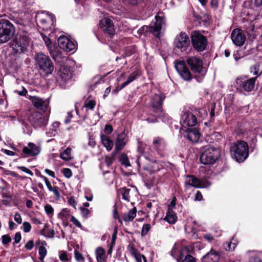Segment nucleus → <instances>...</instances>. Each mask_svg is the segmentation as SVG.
<instances>
[{
	"label": "nucleus",
	"instance_id": "obj_1",
	"mask_svg": "<svg viewBox=\"0 0 262 262\" xmlns=\"http://www.w3.org/2000/svg\"><path fill=\"white\" fill-rule=\"evenodd\" d=\"M248 145L246 142L238 140L231 146L230 151L233 158L236 161L242 162L248 157Z\"/></svg>",
	"mask_w": 262,
	"mask_h": 262
},
{
	"label": "nucleus",
	"instance_id": "obj_2",
	"mask_svg": "<svg viewBox=\"0 0 262 262\" xmlns=\"http://www.w3.org/2000/svg\"><path fill=\"white\" fill-rule=\"evenodd\" d=\"M13 25L8 20H0V43H4L11 39L15 33Z\"/></svg>",
	"mask_w": 262,
	"mask_h": 262
},
{
	"label": "nucleus",
	"instance_id": "obj_3",
	"mask_svg": "<svg viewBox=\"0 0 262 262\" xmlns=\"http://www.w3.org/2000/svg\"><path fill=\"white\" fill-rule=\"evenodd\" d=\"M36 64L47 74H51L54 66L49 57L41 52L37 53L34 56Z\"/></svg>",
	"mask_w": 262,
	"mask_h": 262
},
{
	"label": "nucleus",
	"instance_id": "obj_4",
	"mask_svg": "<svg viewBox=\"0 0 262 262\" xmlns=\"http://www.w3.org/2000/svg\"><path fill=\"white\" fill-rule=\"evenodd\" d=\"M220 157V150L214 147L207 146L204 148V150L200 156L201 163L205 165L214 163Z\"/></svg>",
	"mask_w": 262,
	"mask_h": 262
},
{
	"label": "nucleus",
	"instance_id": "obj_5",
	"mask_svg": "<svg viewBox=\"0 0 262 262\" xmlns=\"http://www.w3.org/2000/svg\"><path fill=\"white\" fill-rule=\"evenodd\" d=\"M29 45V40L26 36H17L11 42V47L15 54L24 53L27 51Z\"/></svg>",
	"mask_w": 262,
	"mask_h": 262
},
{
	"label": "nucleus",
	"instance_id": "obj_6",
	"mask_svg": "<svg viewBox=\"0 0 262 262\" xmlns=\"http://www.w3.org/2000/svg\"><path fill=\"white\" fill-rule=\"evenodd\" d=\"M156 21L151 26H144L143 29L152 33L155 36L159 37L162 29L165 28V20L162 13H159L155 16Z\"/></svg>",
	"mask_w": 262,
	"mask_h": 262
},
{
	"label": "nucleus",
	"instance_id": "obj_7",
	"mask_svg": "<svg viewBox=\"0 0 262 262\" xmlns=\"http://www.w3.org/2000/svg\"><path fill=\"white\" fill-rule=\"evenodd\" d=\"M256 77L247 79L245 77L237 78L235 81V87L239 91L251 92L255 86Z\"/></svg>",
	"mask_w": 262,
	"mask_h": 262
},
{
	"label": "nucleus",
	"instance_id": "obj_8",
	"mask_svg": "<svg viewBox=\"0 0 262 262\" xmlns=\"http://www.w3.org/2000/svg\"><path fill=\"white\" fill-rule=\"evenodd\" d=\"M191 40L194 48L198 51H203L205 49L207 40L200 32H193L191 34Z\"/></svg>",
	"mask_w": 262,
	"mask_h": 262
},
{
	"label": "nucleus",
	"instance_id": "obj_9",
	"mask_svg": "<svg viewBox=\"0 0 262 262\" xmlns=\"http://www.w3.org/2000/svg\"><path fill=\"white\" fill-rule=\"evenodd\" d=\"M190 44L189 36L185 32H181L175 38L174 46L182 51H185Z\"/></svg>",
	"mask_w": 262,
	"mask_h": 262
},
{
	"label": "nucleus",
	"instance_id": "obj_10",
	"mask_svg": "<svg viewBox=\"0 0 262 262\" xmlns=\"http://www.w3.org/2000/svg\"><path fill=\"white\" fill-rule=\"evenodd\" d=\"M29 120L35 127L46 125L48 121V117L38 112H33L29 117Z\"/></svg>",
	"mask_w": 262,
	"mask_h": 262
},
{
	"label": "nucleus",
	"instance_id": "obj_11",
	"mask_svg": "<svg viewBox=\"0 0 262 262\" xmlns=\"http://www.w3.org/2000/svg\"><path fill=\"white\" fill-rule=\"evenodd\" d=\"M175 68L184 80L189 81L191 79V74L184 61H180L177 62L175 64Z\"/></svg>",
	"mask_w": 262,
	"mask_h": 262
},
{
	"label": "nucleus",
	"instance_id": "obj_12",
	"mask_svg": "<svg viewBox=\"0 0 262 262\" xmlns=\"http://www.w3.org/2000/svg\"><path fill=\"white\" fill-rule=\"evenodd\" d=\"M186 61L193 72L200 73L202 71L203 62L200 58L195 56L188 57Z\"/></svg>",
	"mask_w": 262,
	"mask_h": 262
},
{
	"label": "nucleus",
	"instance_id": "obj_13",
	"mask_svg": "<svg viewBox=\"0 0 262 262\" xmlns=\"http://www.w3.org/2000/svg\"><path fill=\"white\" fill-rule=\"evenodd\" d=\"M162 102L163 99L162 97L159 95L156 94L151 98V103L155 112V116H156L157 117H160L162 113Z\"/></svg>",
	"mask_w": 262,
	"mask_h": 262
},
{
	"label": "nucleus",
	"instance_id": "obj_14",
	"mask_svg": "<svg viewBox=\"0 0 262 262\" xmlns=\"http://www.w3.org/2000/svg\"><path fill=\"white\" fill-rule=\"evenodd\" d=\"M231 39L237 46H242L245 43L246 37L243 31L240 29H235L231 33Z\"/></svg>",
	"mask_w": 262,
	"mask_h": 262
},
{
	"label": "nucleus",
	"instance_id": "obj_15",
	"mask_svg": "<svg viewBox=\"0 0 262 262\" xmlns=\"http://www.w3.org/2000/svg\"><path fill=\"white\" fill-rule=\"evenodd\" d=\"M58 43L59 47L66 52L73 51L76 48L74 43L64 36L59 37Z\"/></svg>",
	"mask_w": 262,
	"mask_h": 262
},
{
	"label": "nucleus",
	"instance_id": "obj_16",
	"mask_svg": "<svg viewBox=\"0 0 262 262\" xmlns=\"http://www.w3.org/2000/svg\"><path fill=\"white\" fill-rule=\"evenodd\" d=\"M181 123L184 127H191L196 124L197 119L195 116L192 113H185L182 116Z\"/></svg>",
	"mask_w": 262,
	"mask_h": 262
},
{
	"label": "nucleus",
	"instance_id": "obj_17",
	"mask_svg": "<svg viewBox=\"0 0 262 262\" xmlns=\"http://www.w3.org/2000/svg\"><path fill=\"white\" fill-rule=\"evenodd\" d=\"M99 26L103 31L111 37L114 35L115 29L112 21L108 18H104L99 22Z\"/></svg>",
	"mask_w": 262,
	"mask_h": 262
},
{
	"label": "nucleus",
	"instance_id": "obj_18",
	"mask_svg": "<svg viewBox=\"0 0 262 262\" xmlns=\"http://www.w3.org/2000/svg\"><path fill=\"white\" fill-rule=\"evenodd\" d=\"M40 151V147L31 142H29L27 146L23 148V152L28 157L37 156L39 154Z\"/></svg>",
	"mask_w": 262,
	"mask_h": 262
},
{
	"label": "nucleus",
	"instance_id": "obj_19",
	"mask_svg": "<svg viewBox=\"0 0 262 262\" xmlns=\"http://www.w3.org/2000/svg\"><path fill=\"white\" fill-rule=\"evenodd\" d=\"M128 142V138L124 132L119 134L115 141V150L117 151L122 150Z\"/></svg>",
	"mask_w": 262,
	"mask_h": 262
},
{
	"label": "nucleus",
	"instance_id": "obj_20",
	"mask_svg": "<svg viewBox=\"0 0 262 262\" xmlns=\"http://www.w3.org/2000/svg\"><path fill=\"white\" fill-rule=\"evenodd\" d=\"M185 184L189 186H192L195 188H203L205 185L203 181H201L192 176H187L185 180Z\"/></svg>",
	"mask_w": 262,
	"mask_h": 262
},
{
	"label": "nucleus",
	"instance_id": "obj_21",
	"mask_svg": "<svg viewBox=\"0 0 262 262\" xmlns=\"http://www.w3.org/2000/svg\"><path fill=\"white\" fill-rule=\"evenodd\" d=\"M185 136L192 142H197L200 138V133L196 128H188L186 130Z\"/></svg>",
	"mask_w": 262,
	"mask_h": 262
},
{
	"label": "nucleus",
	"instance_id": "obj_22",
	"mask_svg": "<svg viewBox=\"0 0 262 262\" xmlns=\"http://www.w3.org/2000/svg\"><path fill=\"white\" fill-rule=\"evenodd\" d=\"M220 259L219 253L213 250H211L202 259L203 262H218Z\"/></svg>",
	"mask_w": 262,
	"mask_h": 262
},
{
	"label": "nucleus",
	"instance_id": "obj_23",
	"mask_svg": "<svg viewBox=\"0 0 262 262\" xmlns=\"http://www.w3.org/2000/svg\"><path fill=\"white\" fill-rule=\"evenodd\" d=\"M166 146L165 140L161 137H158L154 139L152 142V147L158 152L164 149Z\"/></svg>",
	"mask_w": 262,
	"mask_h": 262
},
{
	"label": "nucleus",
	"instance_id": "obj_24",
	"mask_svg": "<svg viewBox=\"0 0 262 262\" xmlns=\"http://www.w3.org/2000/svg\"><path fill=\"white\" fill-rule=\"evenodd\" d=\"M30 100H31L34 106L38 109L44 111L47 108L48 102L36 96L30 97Z\"/></svg>",
	"mask_w": 262,
	"mask_h": 262
},
{
	"label": "nucleus",
	"instance_id": "obj_25",
	"mask_svg": "<svg viewBox=\"0 0 262 262\" xmlns=\"http://www.w3.org/2000/svg\"><path fill=\"white\" fill-rule=\"evenodd\" d=\"M178 220L177 214L170 208V206H169L168 209L166 213L164 220L168 222L170 224H174Z\"/></svg>",
	"mask_w": 262,
	"mask_h": 262
},
{
	"label": "nucleus",
	"instance_id": "obj_26",
	"mask_svg": "<svg viewBox=\"0 0 262 262\" xmlns=\"http://www.w3.org/2000/svg\"><path fill=\"white\" fill-rule=\"evenodd\" d=\"M59 76L64 81H67L72 77V73L68 68L64 67L59 71Z\"/></svg>",
	"mask_w": 262,
	"mask_h": 262
},
{
	"label": "nucleus",
	"instance_id": "obj_27",
	"mask_svg": "<svg viewBox=\"0 0 262 262\" xmlns=\"http://www.w3.org/2000/svg\"><path fill=\"white\" fill-rule=\"evenodd\" d=\"M137 210L136 208L130 209L127 213L123 215V218L125 222H129L132 221L136 216Z\"/></svg>",
	"mask_w": 262,
	"mask_h": 262
},
{
	"label": "nucleus",
	"instance_id": "obj_28",
	"mask_svg": "<svg viewBox=\"0 0 262 262\" xmlns=\"http://www.w3.org/2000/svg\"><path fill=\"white\" fill-rule=\"evenodd\" d=\"M101 142L107 150H111L113 147V142L105 135L101 136Z\"/></svg>",
	"mask_w": 262,
	"mask_h": 262
},
{
	"label": "nucleus",
	"instance_id": "obj_29",
	"mask_svg": "<svg viewBox=\"0 0 262 262\" xmlns=\"http://www.w3.org/2000/svg\"><path fill=\"white\" fill-rule=\"evenodd\" d=\"M96 258L98 262H106L105 251L101 248H97L96 250Z\"/></svg>",
	"mask_w": 262,
	"mask_h": 262
},
{
	"label": "nucleus",
	"instance_id": "obj_30",
	"mask_svg": "<svg viewBox=\"0 0 262 262\" xmlns=\"http://www.w3.org/2000/svg\"><path fill=\"white\" fill-rule=\"evenodd\" d=\"M58 217L63 222H67L71 217L70 210L67 208L62 209L58 215Z\"/></svg>",
	"mask_w": 262,
	"mask_h": 262
},
{
	"label": "nucleus",
	"instance_id": "obj_31",
	"mask_svg": "<svg viewBox=\"0 0 262 262\" xmlns=\"http://www.w3.org/2000/svg\"><path fill=\"white\" fill-rule=\"evenodd\" d=\"M60 157L64 161H69L72 159L71 148H67L60 154Z\"/></svg>",
	"mask_w": 262,
	"mask_h": 262
},
{
	"label": "nucleus",
	"instance_id": "obj_32",
	"mask_svg": "<svg viewBox=\"0 0 262 262\" xmlns=\"http://www.w3.org/2000/svg\"><path fill=\"white\" fill-rule=\"evenodd\" d=\"M120 193L122 195V198L123 200L126 201L127 202L130 201V195L129 192L130 191V189H127L125 187L121 188L119 189Z\"/></svg>",
	"mask_w": 262,
	"mask_h": 262
},
{
	"label": "nucleus",
	"instance_id": "obj_33",
	"mask_svg": "<svg viewBox=\"0 0 262 262\" xmlns=\"http://www.w3.org/2000/svg\"><path fill=\"white\" fill-rule=\"evenodd\" d=\"M138 76H139V75L136 72H134L133 73L130 74L129 76L128 77L127 80L122 84L121 89L125 88L126 85L129 84L134 80H135L137 78Z\"/></svg>",
	"mask_w": 262,
	"mask_h": 262
},
{
	"label": "nucleus",
	"instance_id": "obj_34",
	"mask_svg": "<svg viewBox=\"0 0 262 262\" xmlns=\"http://www.w3.org/2000/svg\"><path fill=\"white\" fill-rule=\"evenodd\" d=\"M38 253L39 255V259L41 261V262H43V259L46 257L47 251L45 246H40L39 247Z\"/></svg>",
	"mask_w": 262,
	"mask_h": 262
},
{
	"label": "nucleus",
	"instance_id": "obj_35",
	"mask_svg": "<svg viewBox=\"0 0 262 262\" xmlns=\"http://www.w3.org/2000/svg\"><path fill=\"white\" fill-rule=\"evenodd\" d=\"M59 257L60 260L63 261H69L70 258L67 252L63 251L59 252Z\"/></svg>",
	"mask_w": 262,
	"mask_h": 262
},
{
	"label": "nucleus",
	"instance_id": "obj_36",
	"mask_svg": "<svg viewBox=\"0 0 262 262\" xmlns=\"http://www.w3.org/2000/svg\"><path fill=\"white\" fill-rule=\"evenodd\" d=\"M45 210L46 213L49 216H52L54 213V209L50 204H47L45 206Z\"/></svg>",
	"mask_w": 262,
	"mask_h": 262
},
{
	"label": "nucleus",
	"instance_id": "obj_37",
	"mask_svg": "<svg viewBox=\"0 0 262 262\" xmlns=\"http://www.w3.org/2000/svg\"><path fill=\"white\" fill-rule=\"evenodd\" d=\"M150 228L151 226L150 224H146L144 225L142 229L141 235L142 236L146 235L149 231V230L150 229Z\"/></svg>",
	"mask_w": 262,
	"mask_h": 262
},
{
	"label": "nucleus",
	"instance_id": "obj_38",
	"mask_svg": "<svg viewBox=\"0 0 262 262\" xmlns=\"http://www.w3.org/2000/svg\"><path fill=\"white\" fill-rule=\"evenodd\" d=\"M75 257L77 261L79 262H84L85 259L82 255L78 251L74 252Z\"/></svg>",
	"mask_w": 262,
	"mask_h": 262
},
{
	"label": "nucleus",
	"instance_id": "obj_39",
	"mask_svg": "<svg viewBox=\"0 0 262 262\" xmlns=\"http://www.w3.org/2000/svg\"><path fill=\"white\" fill-rule=\"evenodd\" d=\"M143 0H123L124 4L129 5H136L141 3Z\"/></svg>",
	"mask_w": 262,
	"mask_h": 262
},
{
	"label": "nucleus",
	"instance_id": "obj_40",
	"mask_svg": "<svg viewBox=\"0 0 262 262\" xmlns=\"http://www.w3.org/2000/svg\"><path fill=\"white\" fill-rule=\"evenodd\" d=\"M42 37L46 46H47L48 48L49 49V50L50 51V53H51V51L52 42L51 41V39L49 38H48L47 36L43 35H42Z\"/></svg>",
	"mask_w": 262,
	"mask_h": 262
},
{
	"label": "nucleus",
	"instance_id": "obj_41",
	"mask_svg": "<svg viewBox=\"0 0 262 262\" xmlns=\"http://www.w3.org/2000/svg\"><path fill=\"white\" fill-rule=\"evenodd\" d=\"M22 229L25 232L28 233L30 231L31 226L29 222H25L23 224Z\"/></svg>",
	"mask_w": 262,
	"mask_h": 262
},
{
	"label": "nucleus",
	"instance_id": "obj_42",
	"mask_svg": "<svg viewBox=\"0 0 262 262\" xmlns=\"http://www.w3.org/2000/svg\"><path fill=\"white\" fill-rule=\"evenodd\" d=\"M2 243L5 245H8L11 241L10 236L8 234L2 236Z\"/></svg>",
	"mask_w": 262,
	"mask_h": 262
},
{
	"label": "nucleus",
	"instance_id": "obj_43",
	"mask_svg": "<svg viewBox=\"0 0 262 262\" xmlns=\"http://www.w3.org/2000/svg\"><path fill=\"white\" fill-rule=\"evenodd\" d=\"M62 172L64 177L67 178H69L72 177V172L70 169L68 168H63L62 170Z\"/></svg>",
	"mask_w": 262,
	"mask_h": 262
},
{
	"label": "nucleus",
	"instance_id": "obj_44",
	"mask_svg": "<svg viewBox=\"0 0 262 262\" xmlns=\"http://www.w3.org/2000/svg\"><path fill=\"white\" fill-rule=\"evenodd\" d=\"M70 221L76 227L80 228H82V225H81L80 222L77 219H76L74 216H71Z\"/></svg>",
	"mask_w": 262,
	"mask_h": 262
},
{
	"label": "nucleus",
	"instance_id": "obj_45",
	"mask_svg": "<svg viewBox=\"0 0 262 262\" xmlns=\"http://www.w3.org/2000/svg\"><path fill=\"white\" fill-rule=\"evenodd\" d=\"M135 257L137 260V262H142V259H143L144 262H147L146 257L143 255H141L139 253H137L135 254Z\"/></svg>",
	"mask_w": 262,
	"mask_h": 262
},
{
	"label": "nucleus",
	"instance_id": "obj_46",
	"mask_svg": "<svg viewBox=\"0 0 262 262\" xmlns=\"http://www.w3.org/2000/svg\"><path fill=\"white\" fill-rule=\"evenodd\" d=\"M80 210L82 216L84 218L88 217V215L90 213L89 210L88 209H86L83 207H80Z\"/></svg>",
	"mask_w": 262,
	"mask_h": 262
},
{
	"label": "nucleus",
	"instance_id": "obj_47",
	"mask_svg": "<svg viewBox=\"0 0 262 262\" xmlns=\"http://www.w3.org/2000/svg\"><path fill=\"white\" fill-rule=\"evenodd\" d=\"M95 102L94 100H90L89 101L85 103L84 106L86 108L93 110L95 107Z\"/></svg>",
	"mask_w": 262,
	"mask_h": 262
},
{
	"label": "nucleus",
	"instance_id": "obj_48",
	"mask_svg": "<svg viewBox=\"0 0 262 262\" xmlns=\"http://www.w3.org/2000/svg\"><path fill=\"white\" fill-rule=\"evenodd\" d=\"M17 168L20 169L25 173L29 174L31 176H32L33 175V173L29 169L27 168L25 166H18Z\"/></svg>",
	"mask_w": 262,
	"mask_h": 262
},
{
	"label": "nucleus",
	"instance_id": "obj_49",
	"mask_svg": "<svg viewBox=\"0 0 262 262\" xmlns=\"http://www.w3.org/2000/svg\"><path fill=\"white\" fill-rule=\"evenodd\" d=\"M53 192L54 195L57 199H59L60 195L59 192V188L57 186L53 187V189L50 191Z\"/></svg>",
	"mask_w": 262,
	"mask_h": 262
},
{
	"label": "nucleus",
	"instance_id": "obj_50",
	"mask_svg": "<svg viewBox=\"0 0 262 262\" xmlns=\"http://www.w3.org/2000/svg\"><path fill=\"white\" fill-rule=\"evenodd\" d=\"M34 247V242L32 240L29 241L25 245V247L27 250H31Z\"/></svg>",
	"mask_w": 262,
	"mask_h": 262
},
{
	"label": "nucleus",
	"instance_id": "obj_51",
	"mask_svg": "<svg viewBox=\"0 0 262 262\" xmlns=\"http://www.w3.org/2000/svg\"><path fill=\"white\" fill-rule=\"evenodd\" d=\"M21 238V234L19 232H17L15 234L14 244H18Z\"/></svg>",
	"mask_w": 262,
	"mask_h": 262
},
{
	"label": "nucleus",
	"instance_id": "obj_52",
	"mask_svg": "<svg viewBox=\"0 0 262 262\" xmlns=\"http://www.w3.org/2000/svg\"><path fill=\"white\" fill-rule=\"evenodd\" d=\"M14 220L18 224H20L22 222L21 217L19 213H16L14 215Z\"/></svg>",
	"mask_w": 262,
	"mask_h": 262
},
{
	"label": "nucleus",
	"instance_id": "obj_53",
	"mask_svg": "<svg viewBox=\"0 0 262 262\" xmlns=\"http://www.w3.org/2000/svg\"><path fill=\"white\" fill-rule=\"evenodd\" d=\"M104 132L107 134H111L113 132V127L111 125L106 124L105 126Z\"/></svg>",
	"mask_w": 262,
	"mask_h": 262
},
{
	"label": "nucleus",
	"instance_id": "obj_54",
	"mask_svg": "<svg viewBox=\"0 0 262 262\" xmlns=\"http://www.w3.org/2000/svg\"><path fill=\"white\" fill-rule=\"evenodd\" d=\"M183 262H196L194 258L190 255H187L185 259L183 260Z\"/></svg>",
	"mask_w": 262,
	"mask_h": 262
},
{
	"label": "nucleus",
	"instance_id": "obj_55",
	"mask_svg": "<svg viewBox=\"0 0 262 262\" xmlns=\"http://www.w3.org/2000/svg\"><path fill=\"white\" fill-rule=\"evenodd\" d=\"M68 203L69 205L72 206L75 209L76 208V202L73 196H71L68 198Z\"/></svg>",
	"mask_w": 262,
	"mask_h": 262
},
{
	"label": "nucleus",
	"instance_id": "obj_56",
	"mask_svg": "<svg viewBox=\"0 0 262 262\" xmlns=\"http://www.w3.org/2000/svg\"><path fill=\"white\" fill-rule=\"evenodd\" d=\"M248 27L246 28V32L248 34H250L254 29V25L251 23H249Z\"/></svg>",
	"mask_w": 262,
	"mask_h": 262
},
{
	"label": "nucleus",
	"instance_id": "obj_57",
	"mask_svg": "<svg viewBox=\"0 0 262 262\" xmlns=\"http://www.w3.org/2000/svg\"><path fill=\"white\" fill-rule=\"evenodd\" d=\"M15 92L18 93L20 96H25L27 95L28 91L24 87H23L22 91H16Z\"/></svg>",
	"mask_w": 262,
	"mask_h": 262
},
{
	"label": "nucleus",
	"instance_id": "obj_58",
	"mask_svg": "<svg viewBox=\"0 0 262 262\" xmlns=\"http://www.w3.org/2000/svg\"><path fill=\"white\" fill-rule=\"evenodd\" d=\"M218 3L219 0H211V6L212 8H213L214 9H216L218 7Z\"/></svg>",
	"mask_w": 262,
	"mask_h": 262
},
{
	"label": "nucleus",
	"instance_id": "obj_59",
	"mask_svg": "<svg viewBox=\"0 0 262 262\" xmlns=\"http://www.w3.org/2000/svg\"><path fill=\"white\" fill-rule=\"evenodd\" d=\"M48 21H51L52 23V24L53 25V24H54L53 17L52 16H49L48 17V20H46L44 19H42L40 20V21L42 24H46Z\"/></svg>",
	"mask_w": 262,
	"mask_h": 262
},
{
	"label": "nucleus",
	"instance_id": "obj_60",
	"mask_svg": "<svg viewBox=\"0 0 262 262\" xmlns=\"http://www.w3.org/2000/svg\"><path fill=\"white\" fill-rule=\"evenodd\" d=\"M249 262H262V260L259 257L251 256L249 258Z\"/></svg>",
	"mask_w": 262,
	"mask_h": 262
},
{
	"label": "nucleus",
	"instance_id": "obj_61",
	"mask_svg": "<svg viewBox=\"0 0 262 262\" xmlns=\"http://www.w3.org/2000/svg\"><path fill=\"white\" fill-rule=\"evenodd\" d=\"M60 123L59 122H55L52 125V129L56 132L57 129L59 127Z\"/></svg>",
	"mask_w": 262,
	"mask_h": 262
},
{
	"label": "nucleus",
	"instance_id": "obj_62",
	"mask_svg": "<svg viewBox=\"0 0 262 262\" xmlns=\"http://www.w3.org/2000/svg\"><path fill=\"white\" fill-rule=\"evenodd\" d=\"M235 244L232 243V242H230L228 245V249L226 248V250H228L229 251L233 250L235 248Z\"/></svg>",
	"mask_w": 262,
	"mask_h": 262
},
{
	"label": "nucleus",
	"instance_id": "obj_63",
	"mask_svg": "<svg viewBox=\"0 0 262 262\" xmlns=\"http://www.w3.org/2000/svg\"><path fill=\"white\" fill-rule=\"evenodd\" d=\"M202 198L203 196L201 193L199 191H198L195 194V200L201 201L202 200Z\"/></svg>",
	"mask_w": 262,
	"mask_h": 262
},
{
	"label": "nucleus",
	"instance_id": "obj_64",
	"mask_svg": "<svg viewBox=\"0 0 262 262\" xmlns=\"http://www.w3.org/2000/svg\"><path fill=\"white\" fill-rule=\"evenodd\" d=\"M204 237L209 242H211L213 239V236L210 234H204Z\"/></svg>",
	"mask_w": 262,
	"mask_h": 262
}]
</instances>
